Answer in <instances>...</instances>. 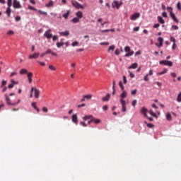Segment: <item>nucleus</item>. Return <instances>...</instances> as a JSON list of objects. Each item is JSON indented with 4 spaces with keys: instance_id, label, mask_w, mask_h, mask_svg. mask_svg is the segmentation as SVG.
<instances>
[{
    "instance_id": "nucleus-1",
    "label": "nucleus",
    "mask_w": 181,
    "mask_h": 181,
    "mask_svg": "<svg viewBox=\"0 0 181 181\" xmlns=\"http://www.w3.org/2000/svg\"><path fill=\"white\" fill-rule=\"evenodd\" d=\"M71 3L72 6L76 9H84V6L82 4H79L77 1H71Z\"/></svg>"
},
{
    "instance_id": "nucleus-2",
    "label": "nucleus",
    "mask_w": 181,
    "mask_h": 181,
    "mask_svg": "<svg viewBox=\"0 0 181 181\" xmlns=\"http://www.w3.org/2000/svg\"><path fill=\"white\" fill-rule=\"evenodd\" d=\"M124 52H127L124 55V57H131V56L134 55V51H131V47H129V46H127L124 47Z\"/></svg>"
},
{
    "instance_id": "nucleus-3",
    "label": "nucleus",
    "mask_w": 181,
    "mask_h": 181,
    "mask_svg": "<svg viewBox=\"0 0 181 181\" xmlns=\"http://www.w3.org/2000/svg\"><path fill=\"white\" fill-rule=\"evenodd\" d=\"M159 64L172 67L173 65V62L169 61V60H161L159 62Z\"/></svg>"
},
{
    "instance_id": "nucleus-4",
    "label": "nucleus",
    "mask_w": 181,
    "mask_h": 181,
    "mask_svg": "<svg viewBox=\"0 0 181 181\" xmlns=\"http://www.w3.org/2000/svg\"><path fill=\"white\" fill-rule=\"evenodd\" d=\"M30 93H35V98H38L40 94V92L38 89L35 87H32L30 90Z\"/></svg>"
},
{
    "instance_id": "nucleus-5",
    "label": "nucleus",
    "mask_w": 181,
    "mask_h": 181,
    "mask_svg": "<svg viewBox=\"0 0 181 181\" xmlns=\"http://www.w3.org/2000/svg\"><path fill=\"white\" fill-rule=\"evenodd\" d=\"M13 7L16 9H21L22 8V6L18 0L13 1Z\"/></svg>"
},
{
    "instance_id": "nucleus-6",
    "label": "nucleus",
    "mask_w": 181,
    "mask_h": 181,
    "mask_svg": "<svg viewBox=\"0 0 181 181\" xmlns=\"http://www.w3.org/2000/svg\"><path fill=\"white\" fill-rule=\"evenodd\" d=\"M122 5V2L117 1H114L112 4V6L113 8H116L117 9H119V7Z\"/></svg>"
},
{
    "instance_id": "nucleus-7",
    "label": "nucleus",
    "mask_w": 181,
    "mask_h": 181,
    "mask_svg": "<svg viewBox=\"0 0 181 181\" xmlns=\"http://www.w3.org/2000/svg\"><path fill=\"white\" fill-rule=\"evenodd\" d=\"M120 103L122 104V111L123 112H127V102L124 99H120Z\"/></svg>"
},
{
    "instance_id": "nucleus-8",
    "label": "nucleus",
    "mask_w": 181,
    "mask_h": 181,
    "mask_svg": "<svg viewBox=\"0 0 181 181\" xmlns=\"http://www.w3.org/2000/svg\"><path fill=\"white\" fill-rule=\"evenodd\" d=\"M4 97H5V100H6V105H11V106L16 105V103H11V99L8 97L7 94H5Z\"/></svg>"
},
{
    "instance_id": "nucleus-9",
    "label": "nucleus",
    "mask_w": 181,
    "mask_h": 181,
    "mask_svg": "<svg viewBox=\"0 0 181 181\" xmlns=\"http://www.w3.org/2000/svg\"><path fill=\"white\" fill-rule=\"evenodd\" d=\"M52 32V30H47L44 36L47 38V39H51L53 37V35H52L50 33Z\"/></svg>"
},
{
    "instance_id": "nucleus-10",
    "label": "nucleus",
    "mask_w": 181,
    "mask_h": 181,
    "mask_svg": "<svg viewBox=\"0 0 181 181\" xmlns=\"http://www.w3.org/2000/svg\"><path fill=\"white\" fill-rule=\"evenodd\" d=\"M141 13H135L134 14L131 16V21H136L140 18Z\"/></svg>"
},
{
    "instance_id": "nucleus-11",
    "label": "nucleus",
    "mask_w": 181,
    "mask_h": 181,
    "mask_svg": "<svg viewBox=\"0 0 181 181\" xmlns=\"http://www.w3.org/2000/svg\"><path fill=\"white\" fill-rule=\"evenodd\" d=\"M40 56L39 52H34L33 54H32L31 55H29L28 58L29 59H37Z\"/></svg>"
},
{
    "instance_id": "nucleus-12",
    "label": "nucleus",
    "mask_w": 181,
    "mask_h": 181,
    "mask_svg": "<svg viewBox=\"0 0 181 181\" xmlns=\"http://www.w3.org/2000/svg\"><path fill=\"white\" fill-rule=\"evenodd\" d=\"M148 112V109L146 108L145 107H141L140 110L141 114L144 115L145 117H148V115H147Z\"/></svg>"
},
{
    "instance_id": "nucleus-13",
    "label": "nucleus",
    "mask_w": 181,
    "mask_h": 181,
    "mask_svg": "<svg viewBox=\"0 0 181 181\" xmlns=\"http://www.w3.org/2000/svg\"><path fill=\"white\" fill-rule=\"evenodd\" d=\"M11 83L8 84V88H13L14 85H18V82L16 81L13 79H11Z\"/></svg>"
},
{
    "instance_id": "nucleus-14",
    "label": "nucleus",
    "mask_w": 181,
    "mask_h": 181,
    "mask_svg": "<svg viewBox=\"0 0 181 181\" xmlns=\"http://www.w3.org/2000/svg\"><path fill=\"white\" fill-rule=\"evenodd\" d=\"M158 42H159V45L156 44V46H158V47H163V39L162 37H158Z\"/></svg>"
},
{
    "instance_id": "nucleus-15",
    "label": "nucleus",
    "mask_w": 181,
    "mask_h": 181,
    "mask_svg": "<svg viewBox=\"0 0 181 181\" xmlns=\"http://www.w3.org/2000/svg\"><path fill=\"white\" fill-rule=\"evenodd\" d=\"M33 76V74L32 72L28 73V83L30 84H31L33 82V80H32Z\"/></svg>"
},
{
    "instance_id": "nucleus-16",
    "label": "nucleus",
    "mask_w": 181,
    "mask_h": 181,
    "mask_svg": "<svg viewBox=\"0 0 181 181\" xmlns=\"http://www.w3.org/2000/svg\"><path fill=\"white\" fill-rule=\"evenodd\" d=\"M71 120L74 123L78 124V120L77 115H73L71 117Z\"/></svg>"
},
{
    "instance_id": "nucleus-17",
    "label": "nucleus",
    "mask_w": 181,
    "mask_h": 181,
    "mask_svg": "<svg viewBox=\"0 0 181 181\" xmlns=\"http://www.w3.org/2000/svg\"><path fill=\"white\" fill-rule=\"evenodd\" d=\"M76 16L78 19H81L83 17V14L82 11H78L76 13Z\"/></svg>"
},
{
    "instance_id": "nucleus-18",
    "label": "nucleus",
    "mask_w": 181,
    "mask_h": 181,
    "mask_svg": "<svg viewBox=\"0 0 181 181\" xmlns=\"http://www.w3.org/2000/svg\"><path fill=\"white\" fill-rule=\"evenodd\" d=\"M11 13H12V11H11V6H8L6 10L5 13H6L7 16H8V18H10Z\"/></svg>"
},
{
    "instance_id": "nucleus-19",
    "label": "nucleus",
    "mask_w": 181,
    "mask_h": 181,
    "mask_svg": "<svg viewBox=\"0 0 181 181\" xmlns=\"http://www.w3.org/2000/svg\"><path fill=\"white\" fill-rule=\"evenodd\" d=\"M59 35L62 36H69L70 33L68 30H65L64 32H59Z\"/></svg>"
},
{
    "instance_id": "nucleus-20",
    "label": "nucleus",
    "mask_w": 181,
    "mask_h": 181,
    "mask_svg": "<svg viewBox=\"0 0 181 181\" xmlns=\"http://www.w3.org/2000/svg\"><path fill=\"white\" fill-rule=\"evenodd\" d=\"M70 13L71 11L69 10H67L66 12L62 15V16L64 18V19H68Z\"/></svg>"
},
{
    "instance_id": "nucleus-21",
    "label": "nucleus",
    "mask_w": 181,
    "mask_h": 181,
    "mask_svg": "<svg viewBox=\"0 0 181 181\" xmlns=\"http://www.w3.org/2000/svg\"><path fill=\"white\" fill-rule=\"evenodd\" d=\"M168 72V69H164V70H163V71H161V72H158L157 74H156V75L157 76H162V75H164V74H165L166 73Z\"/></svg>"
},
{
    "instance_id": "nucleus-22",
    "label": "nucleus",
    "mask_w": 181,
    "mask_h": 181,
    "mask_svg": "<svg viewBox=\"0 0 181 181\" xmlns=\"http://www.w3.org/2000/svg\"><path fill=\"white\" fill-rule=\"evenodd\" d=\"M138 67L137 63H133L130 66H129V69H136Z\"/></svg>"
},
{
    "instance_id": "nucleus-23",
    "label": "nucleus",
    "mask_w": 181,
    "mask_h": 181,
    "mask_svg": "<svg viewBox=\"0 0 181 181\" xmlns=\"http://www.w3.org/2000/svg\"><path fill=\"white\" fill-rule=\"evenodd\" d=\"M157 21L161 23V24H164L165 23V21L163 20V18L160 16H158L157 17Z\"/></svg>"
},
{
    "instance_id": "nucleus-24",
    "label": "nucleus",
    "mask_w": 181,
    "mask_h": 181,
    "mask_svg": "<svg viewBox=\"0 0 181 181\" xmlns=\"http://www.w3.org/2000/svg\"><path fill=\"white\" fill-rule=\"evenodd\" d=\"M54 5V3L53 2V1L51 0L48 4H46L45 6L47 8H50V7H53Z\"/></svg>"
},
{
    "instance_id": "nucleus-25",
    "label": "nucleus",
    "mask_w": 181,
    "mask_h": 181,
    "mask_svg": "<svg viewBox=\"0 0 181 181\" xmlns=\"http://www.w3.org/2000/svg\"><path fill=\"white\" fill-rule=\"evenodd\" d=\"M171 18L173 19L174 21H175L177 23H179V21L177 19L174 13H171V14H170Z\"/></svg>"
},
{
    "instance_id": "nucleus-26",
    "label": "nucleus",
    "mask_w": 181,
    "mask_h": 181,
    "mask_svg": "<svg viewBox=\"0 0 181 181\" xmlns=\"http://www.w3.org/2000/svg\"><path fill=\"white\" fill-rule=\"evenodd\" d=\"M29 72H28V70L26 69H22L20 71V74L21 75H25V74H28Z\"/></svg>"
},
{
    "instance_id": "nucleus-27",
    "label": "nucleus",
    "mask_w": 181,
    "mask_h": 181,
    "mask_svg": "<svg viewBox=\"0 0 181 181\" xmlns=\"http://www.w3.org/2000/svg\"><path fill=\"white\" fill-rule=\"evenodd\" d=\"M64 42H63V40H61L60 42H57V47L58 48H60L61 47L64 46Z\"/></svg>"
},
{
    "instance_id": "nucleus-28",
    "label": "nucleus",
    "mask_w": 181,
    "mask_h": 181,
    "mask_svg": "<svg viewBox=\"0 0 181 181\" xmlns=\"http://www.w3.org/2000/svg\"><path fill=\"white\" fill-rule=\"evenodd\" d=\"M93 118V117L92 115H86L83 117V120L87 121L88 119H91Z\"/></svg>"
},
{
    "instance_id": "nucleus-29",
    "label": "nucleus",
    "mask_w": 181,
    "mask_h": 181,
    "mask_svg": "<svg viewBox=\"0 0 181 181\" xmlns=\"http://www.w3.org/2000/svg\"><path fill=\"white\" fill-rule=\"evenodd\" d=\"M17 75H18L17 71H13V72H11V73L10 74V76H8V77L13 78V77H14V76H16Z\"/></svg>"
},
{
    "instance_id": "nucleus-30",
    "label": "nucleus",
    "mask_w": 181,
    "mask_h": 181,
    "mask_svg": "<svg viewBox=\"0 0 181 181\" xmlns=\"http://www.w3.org/2000/svg\"><path fill=\"white\" fill-rule=\"evenodd\" d=\"M127 91H123L122 93L120 95L121 99H124L127 95Z\"/></svg>"
},
{
    "instance_id": "nucleus-31",
    "label": "nucleus",
    "mask_w": 181,
    "mask_h": 181,
    "mask_svg": "<svg viewBox=\"0 0 181 181\" xmlns=\"http://www.w3.org/2000/svg\"><path fill=\"white\" fill-rule=\"evenodd\" d=\"M110 98V93H107L105 97L103 98V101H108Z\"/></svg>"
},
{
    "instance_id": "nucleus-32",
    "label": "nucleus",
    "mask_w": 181,
    "mask_h": 181,
    "mask_svg": "<svg viewBox=\"0 0 181 181\" xmlns=\"http://www.w3.org/2000/svg\"><path fill=\"white\" fill-rule=\"evenodd\" d=\"M7 84V81L2 80L1 84V88H3Z\"/></svg>"
},
{
    "instance_id": "nucleus-33",
    "label": "nucleus",
    "mask_w": 181,
    "mask_h": 181,
    "mask_svg": "<svg viewBox=\"0 0 181 181\" xmlns=\"http://www.w3.org/2000/svg\"><path fill=\"white\" fill-rule=\"evenodd\" d=\"M71 22L74 23H76L80 22V20H79V18H78L77 17H75V18H74L71 20Z\"/></svg>"
},
{
    "instance_id": "nucleus-34",
    "label": "nucleus",
    "mask_w": 181,
    "mask_h": 181,
    "mask_svg": "<svg viewBox=\"0 0 181 181\" xmlns=\"http://www.w3.org/2000/svg\"><path fill=\"white\" fill-rule=\"evenodd\" d=\"M148 112L153 117H156V114L155 112H153V111L152 110H150L148 111Z\"/></svg>"
},
{
    "instance_id": "nucleus-35",
    "label": "nucleus",
    "mask_w": 181,
    "mask_h": 181,
    "mask_svg": "<svg viewBox=\"0 0 181 181\" xmlns=\"http://www.w3.org/2000/svg\"><path fill=\"white\" fill-rule=\"evenodd\" d=\"M92 97H93L92 95H83V98L87 99V100H90L92 98Z\"/></svg>"
},
{
    "instance_id": "nucleus-36",
    "label": "nucleus",
    "mask_w": 181,
    "mask_h": 181,
    "mask_svg": "<svg viewBox=\"0 0 181 181\" xmlns=\"http://www.w3.org/2000/svg\"><path fill=\"white\" fill-rule=\"evenodd\" d=\"M148 76H149V74H146V76L144 77V81L145 82L149 81V78H148Z\"/></svg>"
},
{
    "instance_id": "nucleus-37",
    "label": "nucleus",
    "mask_w": 181,
    "mask_h": 181,
    "mask_svg": "<svg viewBox=\"0 0 181 181\" xmlns=\"http://www.w3.org/2000/svg\"><path fill=\"white\" fill-rule=\"evenodd\" d=\"M49 69L51 71H56V70H57V68H56L54 65H49Z\"/></svg>"
},
{
    "instance_id": "nucleus-38",
    "label": "nucleus",
    "mask_w": 181,
    "mask_h": 181,
    "mask_svg": "<svg viewBox=\"0 0 181 181\" xmlns=\"http://www.w3.org/2000/svg\"><path fill=\"white\" fill-rule=\"evenodd\" d=\"M167 11H168V12L170 13V15L171 13H173V8H172L171 6L167 7Z\"/></svg>"
},
{
    "instance_id": "nucleus-39",
    "label": "nucleus",
    "mask_w": 181,
    "mask_h": 181,
    "mask_svg": "<svg viewBox=\"0 0 181 181\" xmlns=\"http://www.w3.org/2000/svg\"><path fill=\"white\" fill-rule=\"evenodd\" d=\"M177 101L181 103V92L177 95Z\"/></svg>"
},
{
    "instance_id": "nucleus-40",
    "label": "nucleus",
    "mask_w": 181,
    "mask_h": 181,
    "mask_svg": "<svg viewBox=\"0 0 181 181\" xmlns=\"http://www.w3.org/2000/svg\"><path fill=\"white\" fill-rule=\"evenodd\" d=\"M167 120H168V121L172 120V116L170 113H167Z\"/></svg>"
},
{
    "instance_id": "nucleus-41",
    "label": "nucleus",
    "mask_w": 181,
    "mask_h": 181,
    "mask_svg": "<svg viewBox=\"0 0 181 181\" xmlns=\"http://www.w3.org/2000/svg\"><path fill=\"white\" fill-rule=\"evenodd\" d=\"M137 91H138L137 89H134V90H132V92H131L132 95H136Z\"/></svg>"
},
{
    "instance_id": "nucleus-42",
    "label": "nucleus",
    "mask_w": 181,
    "mask_h": 181,
    "mask_svg": "<svg viewBox=\"0 0 181 181\" xmlns=\"http://www.w3.org/2000/svg\"><path fill=\"white\" fill-rule=\"evenodd\" d=\"M7 6H8V7L12 6V0H7Z\"/></svg>"
},
{
    "instance_id": "nucleus-43",
    "label": "nucleus",
    "mask_w": 181,
    "mask_h": 181,
    "mask_svg": "<svg viewBox=\"0 0 181 181\" xmlns=\"http://www.w3.org/2000/svg\"><path fill=\"white\" fill-rule=\"evenodd\" d=\"M93 122H94L95 124H99L100 122V119H94L93 117Z\"/></svg>"
},
{
    "instance_id": "nucleus-44",
    "label": "nucleus",
    "mask_w": 181,
    "mask_h": 181,
    "mask_svg": "<svg viewBox=\"0 0 181 181\" xmlns=\"http://www.w3.org/2000/svg\"><path fill=\"white\" fill-rule=\"evenodd\" d=\"M129 74L130 78H135V74H133L132 71H129Z\"/></svg>"
},
{
    "instance_id": "nucleus-45",
    "label": "nucleus",
    "mask_w": 181,
    "mask_h": 181,
    "mask_svg": "<svg viewBox=\"0 0 181 181\" xmlns=\"http://www.w3.org/2000/svg\"><path fill=\"white\" fill-rule=\"evenodd\" d=\"M136 104H137V100H134L132 101V105L133 107H136Z\"/></svg>"
},
{
    "instance_id": "nucleus-46",
    "label": "nucleus",
    "mask_w": 181,
    "mask_h": 181,
    "mask_svg": "<svg viewBox=\"0 0 181 181\" xmlns=\"http://www.w3.org/2000/svg\"><path fill=\"white\" fill-rule=\"evenodd\" d=\"M115 45L110 46V47H109V49H108V52H110V51H113V50L115 49Z\"/></svg>"
},
{
    "instance_id": "nucleus-47",
    "label": "nucleus",
    "mask_w": 181,
    "mask_h": 181,
    "mask_svg": "<svg viewBox=\"0 0 181 181\" xmlns=\"http://www.w3.org/2000/svg\"><path fill=\"white\" fill-rule=\"evenodd\" d=\"M14 33H15L13 30H10V31L7 32L6 35H14Z\"/></svg>"
},
{
    "instance_id": "nucleus-48",
    "label": "nucleus",
    "mask_w": 181,
    "mask_h": 181,
    "mask_svg": "<svg viewBox=\"0 0 181 181\" xmlns=\"http://www.w3.org/2000/svg\"><path fill=\"white\" fill-rule=\"evenodd\" d=\"M119 86L121 90H124V85L122 84V81H119Z\"/></svg>"
},
{
    "instance_id": "nucleus-49",
    "label": "nucleus",
    "mask_w": 181,
    "mask_h": 181,
    "mask_svg": "<svg viewBox=\"0 0 181 181\" xmlns=\"http://www.w3.org/2000/svg\"><path fill=\"white\" fill-rule=\"evenodd\" d=\"M177 7L179 11H181V3L180 1L177 2Z\"/></svg>"
},
{
    "instance_id": "nucleus-50",
    "label": "nucleus",
    "mask_w": 181,
    "mask_h": 181,
    "mask_svg": "<svg viewBox=\"0 0 181 181\" xmlns=\"http://www.w3.org/2000/svg\"><path fill=\"white\" fill-rule=\"evenodd\" d=\"M78 42H72V44H71V46L72 47H76V46H78Z\"/></svg>"
},
{
    "instance_id": "nucleus-51",
    "label": "nucleus",
    "mask_w": 181,
    "mask_h": 181,
    "mask_svg": "<svg viewBox=\"0 0 181 181\" xmlns=\"http://www.w3.org/2000/svg\"><path fill=\"white\" fill-rule=\"evenodd\" d=\"M37 62L40 64V66H45V62H40V61H37Z\"/></svg>"
},
{
    "instance_id": "nucleus-52",
    "label": "nucleus",
    "mask_w": 181,
    "mask_h": 181,
    "mask_svg": "<svg viewBox=\"0 0 181 181\" xmlns=\"http://www.w3.org/2000/svg\"><path fill=\"white\" fill-rule=\"evenodd\" d=\"M148 76H153V71L152 69H150L148 71V74H147Z\"/></svg>"
},
{
    "instance_id": "nucleus-53",
    "label": "nucleus",
    "mask_w": 181,
    "mask_h": 181,
    "mask_svg": "<svg viewBox=\"0 0 181 181\" xmlns=\"http://www.w3.org/2000/svg\"><path fill=\"white\" fill-rule=\"evenodd\" d=\"M28 8H29V9L31 10V11H37L36 8H35L33 6H30V5L28 6Z\"/></svg>"
},
{
    "instance_id": "nucleus-54",
    "label": "nucleus",
    "mask_w": 181,
    "mask_h": 181,
    "mask_svg": "<svg viewBox=\"0 0 181 181\" xmlns=\"http://www.w3.org/2000/svg\"><path fill=\"white\" fill-rule=\"evenodd\" d=\"M123 82H124V84H127V76H123Z\"/></svg>"
},
{
    "instance_id": "nucleus-55",
    "label": "nucleus",
    "mask_w": 181,
    "mask_h": 181,
    "mask_svg": "<svg viewBox=\"0 0 181 181\" xmlns=\"http://www.w3.org/2000/svg\"><path fill=\"white\" fill-rule=\"evenodd\" d=\"M52 40H53V41H56V40H58V36H57V35H54V36H52Z\"/></svg>"
},
{
    "instance_id": "nucleus-56",
    "label": "nucleus",
    "mask_w": 181,
    "mask_h": 181,
    "mask_svg": "<svg viewBox=\"0 0 181 181\" xmlns=\"http://www.w3.org/2000/svg\"><path fill=\"white\" fill-rule=\"evenodd\" d=\"M80 125H81L82 127H87V124L83 122H80Z\"/></svg>"
},
{
    "instance_id": "nucleus-57",
    "label": "nucleus",
    "mask_w": 181,
    "mask_h": 181,
    "mask_svg": "<svg viewBox=\"0 0 181 181\" xmlns=\"http://www.w3.org/2000/svg\"><path fill=\"white\" fill-rule=\"evenodd\" d=\"M170 41L173 42V44L176 43V40L173 37H170Z\"/></svg>"
},
{
    "instance_id": "nucleus-58",
    "label": "nucleus",
    "mask_w": 181,
    "mask_h": 181,
    "mask_svg": "<svg viewBox=\"0 0 181 181\" xmlns=\"http://www.w3.org/2000/svg\"><path fill=\"white\" fill-rule=\"evenodd\" d=\"M42 111L45 112H49V110L47 109V107H44L42 108Z\"/></svg>"
},
{
    "instance_id": "nucleus-59",
    "label": "nucleus",
    "mask_w": 181,
    "mask_h": 181,
    "mask_svg": "<svg viewBox=\"0 0 181 181\" xmlns=\"http://www.w3.org/2000/svg\"><path fill=\"white\" fill-rule=\"evenodd\" d=\"M45 53L46 54H49L52 53V50L50 49H48Z\"/></svg>"
},
{
    "instance_id": "nucleus-60",
    "label": "nucleus",
    "mask_w": 181,
    "mask_h": 181,
    "mask_svg": "<svg viewBox=\"0 0 181 181\" xmlns=\"http://www.w3.org/2000/svg\"><path fill=\"white\" fill-rule=\"evenodd\" d=\"M147 127H148V128H153V127H154V125L152 124H147Z\"/></svg>"
},
{
    "instance_id": "nucleus-61",
    "label": "nucleus",
    "mask_w": 181,
    "mask_h": 181,
    "mask_svg": "<svg viewBox=\"0 0 181 181\" xmlns=\"http://www.w3.org/2000/svg\"><path fill=\"white\" fill-rule=\"evenodd\" d=\"M172 28H173L174 30H178V29H179L178 26H177V25H173Z\"/></svg>"
},
{
    "instance_id": "nucleus-62",
    "label": "nucleus",
    "mask_w": 181,
    "mask_h": 181,
    "mask_svg": "<svg viewBox=\"0 0 181 181\" xmlns=\"http://www.w3.org/2000/svg\"><path fill=\"white\" fill-rule=\"evenodd\" d=\"M32 106L33 107V108L35 110V109H37V106H36V104H35V103H32Z\"/></svg>"
},
{
    "instance_id": "nucleus-63",
    "label": "nucleus",
    "mask_w": 181,
    "mask_h": 181,
    "mask_svg": "<svg viewBox=\"0 0 181 181\" xmlns=\"http://www.w3.org/2000/svg\"><path fill=\"white\" fill-rule=\"evenodd\" d=\"M21 17L19 16H18L16 18V21H21Z\"/></svg>"
},
{
    "instance_id": "nucleus-64",
    "label": "nucleus",
    "mask_w": 181,
    "mask_h": 181,
    "mask_svg": "<svg viewBox=\"0 0 181 181\" xmlns=\"http://www.w3.org/2000/svg\"><path fill=\"white\" fill-rule=\"evenodd\" d=\"M103 110L106 111L108 109V107L107 105H104L103 107Z\"/></svg>"
}]
</instances>
